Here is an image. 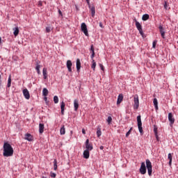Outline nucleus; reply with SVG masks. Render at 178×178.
<instances>
[{
  "mask_svg": "<svg viewBox=\"0 0 178 178\" xmlns=\"http://www.w3.org/2000/svg\"><path fill=\"white\" fill-rule=\"evenodd\" d=\"M75 8H76V10H79V7H77V5H75Z\"/></svg>",
  "mask_w": 178,
  "mask_h": 178,
  "instance_id": "52",
  "label": "nucleus"
},
{
  "mask_svg": "<svg viewBox=\"0 0 178 178\" xmlns=\"http://www.w3.org/2000/svg\"><path fill=\"white\" fill-rule=\"evenodd\" d=\"M156 47V40L154 41L152 43V48H155Z\"/></svg>",
  "mask_w": 178,
  "mask_h": 178,
  "instance_id": "40",
  "label": "nucleus"
},
{
  "mask_svg": "<svg viewBox=\"0 0 178 178\" xmlns=\"http://www.w3.org/2000/svg\"><path fill=\"white\" fill-rule=\"evenodd\" d=\"M39 133L42 134L44 133V124L40 123L39 124Z\"/></svg>",
  "mask_w": 178,
  "mask_h": 178,
  "instance_id": "19",
  "label": "nucleus"
},
{
  "mask_svg": "<svg viewBox=\"0 0 178 178\" xmlns=\"http://www.w3.org/2000/svg\"><path fill=\"white\" fill-rule=\"evenodd\" d=\"M99 27H101L102 29H104V25L102 24V22H99Z\"/></svg>",
  "mask_w": 178,
  "mask_h": 178,
  "instance_id": "44",
  "label": "nucleus"
},
{
  "mask_svg": "<svg viewBox=\"0 0 178 178\" xmlns=\"http://www.w3.org/2000/svg\"><path fill=\"white\" fill-rule=\"evenodd\" d=\"M89 9H90L92 17H94L95 16V6L94 5L89 6Z\"/></svg>",
  "mask_w": 178,
  "mask_h": 178,
  "instance_id": "12",
  "label": "nucleus"
},
{
  "mask_svg": "<svg viewBox=\"0 0 178 178\" xmlns=\"http://www.w3.org/2000/svg\"><path fill=\"white\" fill-rule=\"evenodd\" d=\"M95 56V52L92 53L90 58L91 59L94 60V57Z\"/></svg>",
  "mask_w": 178,
  "mask_h": 178,
  "instance_id": "41",
  "label": "nucleus"
},
{
  "mask_svg": "<svg viewBox=\"0 0 178 178\" xmlns=\"http://www.w3.org/2000/svg\"><path fill=\"white\" fill-rule=\"evenodd\" d=\"M22 92L26 99H30V92H29V90H27V88L24 89Z\"/></svg>",
  "mask_w": 178,
  "mask_h": 178,
  "instance_id": "9",
  "label": "nucleus"
},
{
  "mask_svg": "<svg viewBox=\"0 0 178 178\" xmlns=\"http://www.w3.org/2000/svg\"><path fill=\"white\" fill-rule=\"evenodd\" d=\"M168 120L170 122V126L172 127L175 123V118H173V114H172V113H168Z\"/></svg>",
  "mask_w": 178,
  "mask_h": 178,
  "instance_id": "8",
  "label": "nucleus"
},
{
  "mask_svg": "<svg viewBox=\"0 0 178 178\" xmlns=\"http://www.w3.org/2000/svg\"><path fill=\"white\" fill-rule=\"evenodd\" d=\"M54 170H57L58 169V161H56V159H54Z\"/></svg>",
  "mask_w": 178,
  "mask_h": 178,
  "instance_id": "28",
  "label": "nucleus"
},
{
  "mask_svg": "<svg viewBox=\"0 0 178 178\" xmlns=\"http://www.w3.org/2000/svg\"><path fill=\"white\" fill-rule=\"evenodd\" d=\"M83 158L85 159H88L90 158V150H84L83 151Z\"/></svg>",
  "mask_w": 178,
  "mask_h": 178,
  "instance_id": "13",
  "label": "nucleus"
},
{
  "mask_svg": "<svg viewBox=\"0 0 178 178\" xmlns=\"http://www.w3.org/2000/svg\"><path fill=\"white\" fill-rule=\"evenodd\" d=\"M86 150L92 151L93 147L92 143H90V140L87 139L85 143Z\"/></svg>",
  "mask_w": 178,
  "mask_h": 178,
  "instance_id": "7",
  "label": "nucleus"
},
{
  "mask_svg": "<svg viewBox=\"0 0 178 178\" xmlns=\"http://www.w3.org/2000/svg\"><path fill=\"white\" fill-rule=\"evenodd\" d=\"M123 101V95L120 94L118 97L117 105H119Z\"/></svg>",
  "mask_w": 178,
  "mask_h": 178,
  "instance_id": "17",
  "label": "nucleus"
},
{
  "mask_svg": "<svg viewBox=\"0 0 178 178\" xmlns=\"http://www.w3.org/2000/svg\"><path fill=\"white\" fill-rule=\"evenodd\" d=\"M72 66H73V63H72V60H67V70L70 73H72Z\"/></svg>",
  "mask_w": 178,
  "mask_h": 178,
  "instance_id": "10",
  "label": "nucleus"
},
{
  "mask_svg": "<svg viewBox=\"0 0 178 178\" xmlns=\"http://www.w3.org/2000/svg\"><path fill=\"white\" fill-rule=\"evenodd\" d=\"M58 14L60 15V16H63V15L62 14V11L60 10V9H58Z\"/></svg>",
  "mask_w": 178,
  "mask_h": 178,
  "instance_id": "43",
  "label": "nucleus"
},
{
  "mask_svg": "<svg viewBox=\"0 0 178 178\" xmlns=\"http://www.w3.org/2000/svg\"><path fill=\"white\" fill-rule=\"evenodd\" d=\"M168 159H169V161H172V154H170V153L168 154Z\"/></svg>",
  "mask_w": 178,
  "mask_h": 178,
  "instance_id": "42",
  "label": "nucleus"
},
{
  "mask_svg": "<svg viewBox=\"0 0 178 178\" xmlns=\"http://www.w3.org/2000/svg\"><path fill=\"white\" fill-rule=\"evenodd\" d=\"M13 147L8 142H5L3 145V156L8 158L9 156H13Z\"/></svg>",
  "mask_w": 178,
  "mask_h": 178,
  "instance_id": "2",
  "label": "nucleus"
},
{
  "mask_svg": "<svg viewBox=\"0 0 178 178\" xmlns=\"http://www.w3.org/2000/svg\"><path fill=\"white\" fill-rule=\"evenodd\" d=\"M60 135H61V136L65 135V134L66 133V130L65 129V125H63V126L60 127Z\"/></svg>",
  "mask_w": 178,
  "mask_h": 178,
  "instance_id": "24",
  "label": "nucleus"
},
{
  "mask_svg": "<svg viewBox=\"0 0 178 178\" xmlns=\"http://www.w3.org/2000/svg\"><path fill=\"white\" fill-rule=\"evenodd\" d=\"M80 69H81V63L80 62V59H76V70L77 72H80Z\"/></svg>",
  "mask_w": 178,
  "mask_h": 178,
  "instance_id": "14",
  "label": "nucleus"
},
{
  "mask_svg": "<svg viewBox=\"0 0 178 178\" xmlns=\"http://www.w3.org/2000/svg\"><path fill=\"white\" fill-rule=\"evenodd\" d=\"M38 6H42V1H39V2H38Z\"/></svg>",
  "mask_w": 178,
  "mask_h": 178,
  "instance_id": "47",
  "label": "nucleus"
},
{
  "mask_svg": "<svg viewBox=\"0 0 178 178\" xmlns=\"http://www.w3.org/2000/svg\"><path fill=\"white\" fill-rule=\"evenodd\" d=\"M81 30L86 35V37H88V29H87V25L86 23L83 22L81 25Z\"/></svg>",
  "mask_w": 178,
  "mask_h": 178,
  "instance_id": "4",
  "label": "nucleus"
},
{
  "mask_svg": "<svg viewBox=\"0 0 178 178\" xmlns=\"http://www.w3.org/2000/svg\"><path fill=\"white\" fill-rule=\"evenodd\" d=\"M44 99L47 105H48V104H49V102L48 101V97H47V96H44Z\"/></svg>",
  "mask_w": 178,
  "mask_h": 178,
  "instance_id": "37",
  "label": "nucleus"
},
{
  "mask_svg": "<svg viewBox=\"0 0 178 178\" xmlns=\"http://www.w3.org/2000/svg\"><path fill=\"white\" fill-rule=\"evenodd\" d=\"M155 136H156V138L157 141H159V138L158 137V134L156 135H155Z\"/></svg>",
  "mask_w": 178,
  "mask_h": 178,
  "instance_id": "48",
  "label": "nucleus"
},
{
  "mask_svg": "<svg viewBox=\"0 0 178 178\" xmlns=\"http://www.w3.org/2000/svg\"><path fill=\"white\" fill-rule=\"evenodd\" d=\"M49 93V91H48V89H47V88H44L43 90H42L43 97H47Z\"/></svg>",
  "mask_w": 178,
  "mask_h": 178,
  "instance_id": "21",
  "label": "nucleus"
},
{
  "mask_svg": "<svg viewBox=\"0 0 178 178\" xmlns=\"http://www.w3.org/2000/svg\"><path fill=\"white\" fill-rule=\"evenodd\" d=\"M97 66V63L94 60H92V70H95V67Z\"/></svg>",
  "mask_w": 178,
  "mask_h": 178,
  "instance_id": "31",
  "label": "nucleus"
},
{
  "mask_svg": "<svg viewBox=\"0 0 178 178\" xmlns=\"http://www.w3.org/2000/svg\"><path fill=\"white\" fill-rule=\"evenodd\" d=\"M51 177H53V178L56 177V174L55 172H51Z\"/></svg>",
  "mask_w": 178,
  "mask_h": 178,
  "instance_id": "39",
  "label": "nucleus"
},
{
  "mask_svg": "<svg viewBox=\"0 0 178 178\" xmlns=\"http://www.w3.org/2000/svg\"><path fill=\"white\" fill-rule=\"evenodd\" d=\"M100 149H104V146H100Z\"/></svg>",
  "mask_w": 178,
  "mask_h": 178,
  "instance_id": "54",
  "label": "nucleus"
},
{
  "mask_svg": "<svg viewBox=\"0 0 178 178\" xmlns=\"http://www.w3.org/2000/svg\"><path fill=\"white\" fill-rule=\"evenodd\" d=\"M107 122L108 124H111V123H112V117L108 116L107 118Z\"/></svg>",
  "mask_w": 178,
  "mask_h": 178,
  "instance_id": "32",
  "label": "nucleus"
},
{
  "mask_svg": "<svg viewBox=\"0 0 178 178\" xmlns=\"http://www.w3.org/2000/svg\"><path fill=\"white\" fill-rule=\"evenodd\" d=\"M86 1L87 3H88V8H90V6H91L90 5V0H86Z\"/></svg>",
  "mask_w": 178,
  "mask_h": 178,
  "instance_id": "46",
  "label": "nucleus"
},
{
  "mask_svg": "<svg viewBox=\"0 0 178 178\" xmlns=\"http://www.w3.org/2000/svg\"><path fill=\"white\" fill-rule=\"evenodd\" d=\"M90 51H92V54H94V52H95L94 49V44H91Z\"/></svg>",
  "mask_w": 178,
  "mask_h": 178,
  "instance_id": "35",
  "label": "nucleus"
},
{
  "mask_svg": "<svg viewBox=\"0 0 178 178\" xmlns=\"http://www.w3.org/2000/svg\"><path fill=\"white\" fill-rule=\"evenodd\" d=\"M169 165H170V166H171L172 165V160H169Z\"/></svg>",
  "mask_w": 178,
  "mask_h": 178,
  "instance_id": "50",
  "label": "nucleus"
},
{
  "mask_svg": "<svg viewBox=\"0 0 178 178\" xmlns=\"http://www.w3.org/2000/svg\"><path fill=\"white\" fill-rule=\"evenodd\" d=\"M102 135V132L101 131V128L97 127V137H101Z\"/></svg>",
  "mask_w": 178,
  "mask_h": 178,
  "instance_id": "27",
  "label": "nucleus"
},
{
  "mask_svg": "<svg viewBox=\"0 0 178 178\" xmlns=\"http://www.w3.org/2000/svg\"><path fill=\"white\" fill-rule=\"evenodd\" d=\"M46 32L51 33V27H49V26L46 27Z\"/></svg>",
  "mask_w": 178,
  "mask_h": 178,
  "instance_id": "38",
  "label": "nucleus"
},
{
  "mask_svg": "<svg viewBox=\"0 0 178 178\" xmlns=\"http://www.w3.org/2000/svg\"><path fill=\"white\" fill-rule=\"evenodd\" d=\"M11 85H12V75H9L7 87L9 88Z\"/></svg>",
  "mask_w": 178,
  "mask_h": 178,
  "instance_id": "23",
  "label": "nucleus"
},
{
  "mask_svg": "<svg viewBox=\"0 0 178 178\" xmlns=\"http://www.w3.org/2000/svg\"><path fill=\"white\" fill-rule=\"evenodd\" d=\"M134 109H138V106H140V101L138 99V95H136L134 96Z\"/></svg>",
  "mask_w": 178,
  "mask_h": 178,
  "instance_id": "6",
  "label": "nucleus"
},
{
  "mask_svg": "<svg viewBox=\"0 0 178 178\" xmlns=\"http://www.w3.org/2000/svg\"><path fill=\"white\" fill-rule=\"evenodd\" d=\"M147 169L149 176H152V163H151V161H149V159H146L145 163H141L139 172L141 175H145L147 173Z\"/></svg>",
  "mask_w": 178,
  "mask_h": 178,
  "instance_id": "1",
  "label": "nucleus"
},
{
  "mask_svg": "<svg viewBox=\"0 0 178 178\" xmlns=\"http://www.w3.org/2000/svg\"><path fill=\"white\" fill-rule=\"evenodd\" d=\"M164 9L168 10V1H164Z\"/></svg>",
  "mask_w": 178,
  "mask_h": 178,
  "instance_id": "36",
  "label": "nucleus"
},
{
  "mask_svg": "<svg viewBox=\"0 0 178 178\" xmlns=\"http://www.w3.org/2000/svg\"><path fill=\"white\" fill-rule=\"evenodd\" d=\"M148 19H149V15L148 14H145L142 17V20L143 21L148 20Z\"/></svg>",
  "mask_w": 178,
  "mask_h": 178,
  "instance_id": "25",
  "label": "nucleus"
},
{
  "mask_svg": "<svg viewBox=\"0 0 178 178\" xmlns=\"http://www.w3.org/2000/svg\"><path fill=\"white\" fill-rule=\"evenodd\" d=\"M74 108L75 112L77 111V109H79V100L74 99Z\"/></svg>",
  "mask_w": 178,
  "mask_h": 178,
  "instance_id": "16",
  "label": "nucleus"
},
{
  "mask_svg": "<svg viewBox=\"0 0 178 178\" xmlns=\"http://www.w3.org/2000/svg\"><path fill=\"white\" fill-rule=\"evenodd\" d=\"M82 133H83V134H86V129H82Z\"/></svg>",
  "mask_w": 178,
  "mask_h": 178,
  "instance_id": "49",
  "label": "nucleus"
},
{
  "mask_svg": "<svg viewBox=\"0 0 178 178\" xmlns=\"http://www.w3.org/2000/svg\"><path fill=\"white\" fill-rule=\"evenodd\" d=\"M159 29L162 38H165V29H163L162 25H159Z\"/></svg>",
  "mask_w": 178,
  "mask_h": 178,
  "instance_id": "11",
  "label": "nucleus"
},
{
  "mask_svg": "<svg viewBox=\"0 0 178 178\" xmlns=\"http://www.w3.org/2000/svg\"><path fill=\"white\" fill-rule=\"evenodd\" d=\"M135 23H136V29L139 31L140 35H143L144 32H143V26H141V24H140L138 21H137V19H135Z\"/></svg>",
  "mask_w": 178,
  "mask_h": 178,
  "instance_id": "5",
  "label": "nucleus"
},
{
  "mask_svg": "<svg viewBox=\"0 0 178 178\" xmlns=\"http://www.w3.org/2000/svg\"><path fill=\"white\" fill-rule=\"evenodd\" d=\"M40 63H41V62L40 60L36 61V67H35V70H40L41 65H40Z\"/></svg>",
  "mask_w": 178,
  "mask_h": 178,
  "instance_id": "26",
  "label": "nucleus"
},
{
  "mask_svg": "<svg viewBox=\"0 0 178 178\" xmlns=\"http://www.w3.org/2000/svg\"><path fill=\"white\" fill-rule=\"evenodd\" d=\"M153 103L154 105V108L156 111H158L159 107H158V99L156 98H154L153 100Z\"/></svg>",
  "mask_w": 178,
  "mask_h": 178,
  "instance_id": "22",
  "label": "nucleus"
},
{
  "mask_svg": "<svg viewBox=\"0 0 178 178\" xmlns=\"http://www.w3.org/2000/svg\"><path fill=\"white\" fill-rule=\"evenodd\" d=\"M133 130V127H131L130 129L127 132L126 137H128L130 136V134L131 133V131Z\"/></svg>",
  "mask_w": 178,
  "mask_h": 178,
  "instance_id": "33",
  "label": "nucleus"
},
{
  "mask_svg": "<svg viewBox=\"0 0 178 178\" xmlns=\"http://www.w3.org/2000/svg\"><path fill=\"white\" fill-rule=\"evenodd\" d=\"M37 73H38V74H41V71H40V70H38L37 71Z\"/></svg>",
  "mask_w": 178,
  "mask_h": 178,
  "instance_id": "51",
  "label": "nucleus"
},
{
  "mask_svg": "<svg viewBox=\"0 0 178 178\" xmlns=\"http://www.w3.org/2000/svg\"><path fill=\"white\" fill-rule=\"evenodd\" d=\"M0 44H2V38L0 36Z\"/></svg>",
  "mask_w": 178,
  "mask_h": 178,
  "instance_id": "53",
  "label": "nucleus"
},
{
  "mask_svg": "<svg viewBox=\"0 0 178 178\" xmlns=\"http://www.w3.org/2000/svg\"><path fill=\"white\" fill-rule=\"evenodd\" d=\"M42 74H43V79L44 80H47V79L48 78V73H47V68H43Z\"/></svg>",
  "mask_w": 178,
  "mask_h": 178,
  "instance_id": "15",
  "label": "nucleus"
},
{
  "mask_svg": "<svg viewBox=\"0 0 178 178\" xmlns=\"http://www.w3.org/2000/svg\"><path fill=\"white\" fill-rule=\"evenodd\" d=\"M61 115H65V102H62L60 104Z\"/></svg>",
  "mask_w": 178,
  "mask_h": 178,
  "instance_id": "20",
  "label": "nucleus"
},
{
  "mask_svg": "<svg viewBox=\"0 0 178 178\" xmlns=\"http://www.w3.org/2000/svg\"><path fill=\"white\" fill-rule=\"evenodd\" d=\"M137 122H138V128L140 134H143V122H141V115L137 116Z\"/></svg>",
  "mask_w": 178,
  "mask_h": 178,
  "instance_id": "3",
  "label": "nucleus"
},
{
  "mask_svg": "<svg viewBox=\"0 0 178 178\" xmlns=\"http://www.w3.org/2000/svg\"><path fill=\"white\" fill-rule=\"evenodd\" d=\"M99 67L101 68V70H104V65L102 64H99Z\"/></svg>",
  "mask_w": 178,
  "mask_h": 178,
  "instance_id": "45",
  "label": "nucleus"
},
{
  "mask_svg": "<svg viewBox=\"0 0 178 178\" xmlns=\"http://www.w3.org/2000/svg\"><path fill=\"white\" fill-rule=\"evenodd\" d=\"M14 35H19V28L18 27H15L14 29V32H13Z\"/></svg>",
  "mask_w": 178,
  "mask_h": 178,
  "instance_id": "29",
  "label": "nucleus"
},
{
  "mask_svg": "<svg viewBox=\"0 0 178 178\" xmlns=\"http://www.w3.org/2000/svg\"><path fill=\"white\" fill-rule=\"evenodd\" d=\"M42 178H47V177H44V176H42Z\"/></svg>",
  "mask_w": 178,
  "mask_h": 178,
  "instance_id": "55",
  "label": "nucleus"
},
{
  "mask_svg": "<svg viewBox=\"0 0 178 178\" xmlns=\"http://www.w3.org/2000/svg\"><path fill=\"white\" fill-rule=\"evenodd\" d=\"M25 139L27 140V141H33V136L30 134H26L25 135Z\"/></svg>",
  "mask_w": 178,
  "mask_h": 178,
  "instance_id": "18",
  "label": "nucleus"
},
{
  "mask_svg": "<svg viewBox=\"0 0 178 178\" xmlns=\"http://www.w3.org/2000/svg\"><path fill=\"white\" fill-rule=\"evenodd\" d=\"M154 133L155 136L158 134V128L156 126L154 127Z\"/></svg>",
  "mask_w": 178,
  "mask_h": 178,
  "instance_id": "34",
  "label": "nucleus"
},
{
  "mask_svg": "<svg viewBox=\"0 0 178 178\" xmlns=\"http://www.w3.org/2000/svg\"><path fill=\"white\" fill-rule=\"evenodd\" d=\"M54 104H58V102H59V97H58V96H54Z\"/></svg>",
  "mask_w": 178,
  "mask_h": 178,
  "instance_id": "30",
  "label": "nucleus"
}]
</instances>
